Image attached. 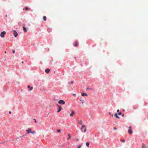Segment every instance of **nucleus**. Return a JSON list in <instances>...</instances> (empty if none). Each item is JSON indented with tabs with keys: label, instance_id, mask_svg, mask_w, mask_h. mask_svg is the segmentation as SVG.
Segmentation results:
<instances>
[{
	"label": "nucleus",
	"instance_id": "obj_1",
	"mask_svg": "<svg viewBox=\"0 0 148 148\" xmlns=\"http://www.w3.org/2000/svg\"><path fill=\"white\" fill-rule=\"evenodd\" d=\"M58 103L61 105H64L65 104V101L62 100H59L58 102Z\"/></svg>",
	"mask_w": 148,
	"mask_h": 148
},
{
	"label": "nucleus",
	"instance_id": "obj_2",
	"mask_svg": "<svg viewBox=\"0 0 148 148\" xmlns=\"http://www.w3.org/2000/svg\"><path fill=\"white\" fill-rule=\"evenodd\" d=\"M128 132L129 134H132V131L131 129V127L130 126L129 127V130L128 131Z\"/></svg>",
	"mask_w": 148,
	"mask_h": 148
},
{
	"label": "nucleus",
	"instance_id": "obj_3",
	"mask_svg": "<svg viewBox=\"0 0 148 148\" xmlns=\"http://www.w3.org/2000/svg\"><path fill=\"white\" fill-rule=\"evenodd\" d=\"M26 131L29 133H31L32 134H34L35 133V132H34V131H33V132H32L31 130V129H30L29 128Z\"/></svg>",
	"mask_w": 148,
	"mask_h": 148
},
{
	"label": "nucleus",
	"instance_id": "obj_4",
	"mask_svg": "<svg viewBox=\"0 0 148 148\" xmlns=\"http://www.w3.org/2000/svg\"><path fill=\"white\" fill-rule=\"evenodd\" d=\"M5 34V31H3L0 34V36L2 37H3Z\"/></svg>",
	"mask_w": 148,
	"mask_h": 148
},
{
	"label": "nucleus",
	"instance_id": "obj_5",
	"mask_svg": "<svg viewBox=\"0 0 148 148\" xmlns=\"http://www.w3.org/2000/svg\"><path fill=\"white\" fill-rule=\"evenodd\" d=\"M57 106H58L59 109L57 111V112H59L61 110L62 107L60 106H59L58 105H57Z\"/></svg>",
	"mask_w": 148,
	"mask_h": 148
},
{
	"label": "nucleus",
	"instance_id": "obj_6",
	"mask_svg": "<svg viewBox=\"0 0 148 148\" xmlns=\"http://www.w3.org/2000/svg\"><path fill=\"white\" fill-rule=\"evenodd\" d=\"M13 34L15 37H16L18 36L17 33L15 30L13 31Z\"/></svg>",
	"mask_w": 148,
	"mask_h": 148
},
{
	"label": "nucleus",
	"instance_id": "obj_7",
	"mask_svg": "<svg viewBox=\"0 0 148 148\" xmlns=\"http://www.w3.org/2000/svg\"><path fill=\"white\" fill-rule=\"evenodd\" d=\"M79 45L78 42L77 41H75L74 42V46L75 47H77Z\"/></svg>",
	"mask_w": 148,
	"mask_h": 148
},
{
	"label": "nucleus",
	"instance_id": "obj_8",
	"mask_svg": "<svg viewBox=\"0 0 148 148\" xmlns=\"http://www.w3.org/2000/svg\"><path fill=\"white\" fill-rule=\"evenodd\" d=\"M72 112L70 114V116H72L75 113L74 111L73 110L71 111Z\"/></svg>",
	"mask_w": 148,
	"mask_h": 148
},
{
	"label": "nucleus",
	"instance_id": "obj_9",
	"mask_svg": "<svg viewBox=\"0 0 148 148\" xmlns=\"http://www.w3.org/2000/svg\"><path fill=\"white\" fill-rule=\"evenodd\" d=\"M23 29L24 30V32H26L27 31V30L26 29V27H25L24 26H23Z\"/></svg>",
	"mask_w": 148,
	"mask_h": 148
},
{
	"label": "nucleus",
	"instance_id": "obj_10",
	"mask_svg": "<svg viewBox=\"0 0 148 148\" xmlns=\"http://www.w3.org/2000/svg\"><path fill=\"white\" fill-rule=\"evenodd\" d=\"M27 88H29L31 90L33 89V87H31L29 85H28Z\"/></svg>",
	"mask_w": 148,
	"mask_h": 148
},
{
	"label": "nucleus",
	"instance_id": "obj_11",
	"mask_svg": "<svg viewBox=\"0 0 148 148\" xmlns=\"http://www.w3.org/2000/svg\"><path fill=\"white\" fill-rule=\"evenodd\" d=\"M82 96H88V95L86 93H83L82 94Z\"/></svg>",
	"mask_w": 148,
	"mask_h": 148
},
{
	"label": "nucleus",
	"instance_id": "obj_12",
	"mask_svg": "<svg viewBox=\"0 0 148 148\" xmlns=\"http://www.w3.org/2000/svg\"><path fill=\"white\" fill-rule=\"evenodd\" d=\"M50 71V70L49 69H46L45 71L46 73H49Z\"/></svg>",
	"mask_w": 148,
	"mask_h": 148
},
{
	"label": "nucleus",
	"instance_id": "obj_13",
	"mask_svg": "<svg viewBox=\"0 0 148 148\" xmlns=\"http://www.w3.org/2000/svg\"><path fill=\"white\" fill-rule=\"evenodd\" d=\"M68 136L69 137L67 138V140H69L70 139V138L71 137V136L70 135V134H68Z\"/></svg>",
	"mask_w": 148,
	"mask_h": 148
},
{
	"label": "nucleus",
	"instance_id": "obj_14",
	"mask_svg": "<svg viewBox=\"0 0 148 148\" xmlns=\"http://www.w3.org/2000/svg\"><path fill=\"white\" fill-rule=\"evenodd\" d=\"M114 116L117 118H119V117L118 116V114L117 113H115L114 114Z\"/></svg>",
	"mask_w": 148,
	"mask_h": 148
},
{
	"label": "nucleus",
	"instance_id": "obj_15",
	"mask_svg": "<svg viewBox=\"0 0 148 148\" xmlns=\"http://www.w3.org/2000/svg\"><path fill=\"white\" fill-rule=\"evenodd\" d=\"M43 20L44 21H46V19H47V18H46V16H43Z\"/></svg>",
	"mask_w": 148,
	"mask_h": 148
},
{
	"label": "nucleus",
	"instance_id": "obj_16",
	"mask_svg": "<svg viewBox=\"0 0 148 148\" xmlns=\"http://www.w3.org/2000/svg\"><path fill=\"white\" fill-rule=\"evenodd\" d=\"M85 125H82V127H81V130H82L83 129V128L84 127H85Z\"/></svg>",
	"mask_w": 148,
	"mask_h": 148
},
{
	"label": "nucleus",
	"instance_id": "obj_17",
	"mask_svg": "<svg viewBox=\"0 0 148 148\" xmlns=\"http://www.w3.org/2000/svg\"><path fill=\"white\" fill-rule=\"evenodd\" d=\"M142 147L143 148H146V147L144 144H143L142 145Z\"/></svg>",
	"mask_w": 148,
	"mask_h": 148
},
{
	"label": "nucleus",
	"instance_id": "obj_18",
	"mask_svg": "<svg viewBox=\"0 0 148 148\" xmlns=\"http://www.w3.org/2000/svg\"><path fill=\"white\" fill-rule=\"evenodd\" d=\"M86 145L88 147H89V143L88 142H87L86 143Z\"/></svg>",
	"mask_w": 148,
	"mask_h": 148
},
{
	"label": "nucleus",
	"instance_id": "obj_19",
	"mask_svg": "<svg viewBox=\"0 0 148 148\" xmlns=\"http://www.w3.org/2000/svg\"><path fill=\"white\" fill-rule=\"evenodd\" d=\"M30 10V8H28V7H26L25 8V10Z\"/></svg>",
	"mask_w": 148,
	"mask_h": 148
},
{
	"label": "nucleus",
	"instance_id": "obj_20",
	"mask_svg": "<svg viewBox=\"0 0 148 148\" xmlns=\"http://www.w3.org/2000/svg\"><path fill=\"white\" fill-rule=\"evenodd\" d=\"M79 123L81 125H82V120H80L79 121Z\"/></svg>",
	"mask_w": 148,
	"mask_h": 148
},
{
	"label": "nucleus",
	"instance_id": "obj_21",
	"mask_svg": "<svg viewBox=\"0 0 148 148\" xmlns=\"http://www.w3.org/2000/svg\"><path fill=\"white\" fill-rule=\"evenodd\" d=\"M86 130H87L86 128V127H85V129H84V132H86Z\"/></svg>",
	"mask_w": 148,
	"mask_h": 148
},
{
	"label": "nucleus",
	"instance_id": "obj_22",
	"mask_svg": "<svg viewBox=\"0 0 148 148\" xmlns=\"http://www.w3.org/2000/svg\"><path fill=\"white\" fill-rule=\"evenodd\" d=\"M57 132H61V130L60 129H58L57 130Z\"/></svg>",
	"mask_w": 148,
	"mask_h": 148
},
{
	"label": "nucleus",
	"instance_id": "obj_23",
	"mask_svg": "<svg viewBox=\"0 0 148 148\" xmlns=\"http://www.w3.org/2000/svg\"><path fill=\"white\" fill-rule=\"evenodd\" d=\"M81 147H82V146L81 145H79L78 146L77 148H81Z\"/></svg>",
	"mask_w": 148,
	"mask_h": 148
},
{
	"label": "nucleus",
	"instance_id": "obj_24",
	"mask_svg": "<svg viewBox=\"0 0 148 148\" xmlns=\"http://www.w3.org/2000/svg\"><path fill=\"white\" fill-rule=\"evenodd\" d=\"M12 52L13 53H14L15 52V51L14 50H13L12 51Z\"/></svg>",
	"mask_w": 148,
	"mask_h": 148
},
{
	"label": "nucleus",
	"instance_id": "obj_25",
	"mask_svg": "<svg viewBox=\"0 0 148 148\" xmlns=\"http://www.w3.org/2000/svg\"><path fill=\"white\" fill-rule=\"evenodd\" d=\"M122 114V113L121 112H120L119 114H118L119 115H121V114Z\"/></svg>",
	"mask_w": 148,
	"mask_h": 148
},
{
	"label": "nucleus",
	"instance_id": "obj_26",
	"mask_svg": "<svg viewBox=\"0 0 148 148\" xmlns=\"http://www.w3.org/2000/svg\"><path fill=\"white\" fill-rule=\"evenodd\" d=\"M125 140H122V142H123V143H124V142H125Z\"/></svg>",
	"mask_w": 148,
	"mask_h": 148
},
{
	"label": "nucleus",
	"instance_id": "obj_27",
	"mask_svg": "<svg viewBox=\"0 0 148 148\" xmlns=\"http://www.w3.org/2000/svg\"><path fill=\"white\" fill-rule=\"evenodd\" d=\"M34 120H35V122L36 123L37 121H36V120L35 119H34Z\"/></svg>",
	"mask_w": 148,
	"mask_h": 148
},
{
	"label": "nucleus",
	"instance_id": "obj_28",
	"mask_svg": "<svg viewBox=\"0 0 148 148\" xmlns=\"http://www.w3.org/2000/svg\"><path fill=\"white\" fill-rule=\"evenodd\" d=\"M114 130H116V127H114V128H113Z\"/></svg>",
	"mask_w": 148,
	"mask_h": 148
},
{
	"label": "nucleus",
	"instance_id": "obj_29",
	"mask_svg": "<svg viewBox=\"0 0 148 148\" xmlns=\"http://www.w3.org/2000/svg\"><path fill=\"white\" fill-rule=\"evenodd\" d=\"M119 110H117V112H119Z\"/></svg>",
	"mask_w": 148,
	"mask_h": 148
},
{
	"label": "nucleus",
	"instance_id": "obj_30",
	"mask_svg": "<svg viewBox=\"0 0 148 148\" xmlns=\"http://www.w3.org/2000/svg\"><path fill=\"white\" fill-rule=\"evenodd\" d=\"M122 117H123L124 116V114H123L122 115Z\"/></svg>",
	"mask_w": 148,
	"mask_h": 148
},
{
	"label": "nucleus",
	"instance_id": "obj_31",
	"mask_svg": "<svg viewBox=\"0 0 148 148\" xmlns=\"http://www.w3.org/2000/svg\"><path fill=\"white\" fill-rule=\"evenodd\" d=\"M73 95L74 96H76V95L75 94H73Z\"/></svg>",
	"mask_w": 148,
	"mask_h": 148
},
{
	"label": "nucleus",
	"instance_id": "obj_32",
	"mask_svg": "<svg viewBox=\"0 0 148 148\" xmlns=\"http://www.w3.org/2000/svg\"><path fill=\"white\" fill-rule=\"evenodd\" d=\"M9 114H10L11 113V112L10 111L9 112Z\"/></svg>",
	"mask_w": 148,
	"mask_h": 148
},
{
	"label": "nucleus",
	"instance_id": "obj_33",
	"mask_svg": "<svg viewBox=\"0 0 148 148\" xmlns=\"http://www.w3.org/2000/svg\"><path fill=\"white\" fill-rule=\"evenodd\" d=\"M109 114H110V115H111V113L110 112H109Z\"/></svg>",
	"mask_w": 148,
	"mask_h": 148
},
{
	"label": "nucleus",
	"instance_id": "obj_34",
	"mask_svg": "<svg viewBox=\"0 0 148 148\" xmlns=\"http://www.w3.org/2000/svg\"><path fill=\"white\" fill-rule=\"evenodd\" d=\"M84 101V100H82V103H83Z\"/></svg>",
	"mask_w": 148,
	"mask_h": 148
},
{
	"label": "nucleus",
	"instance_id": "obj_35",
	"mask_svg": "<svg viewBox=\"0 0 148 148\" xmlns=\"http://www.w3.org/2000/svg\"><path fill=\"white\" fill-rule=\"evenodd\" d=\"M111 115V116H113V114H112Z\"/></svg>",
	"mask_w": 148,
	"mask_h": 148
},
{
	"label": "nucleus",
	"instance_id": "obj_36",
	"mask_svg": "<svg viewBox=\"0 0 148 148\" xmlns=\"http://www.w3.org/2000/svg\"><path fill=\"white\" fill-rule=\"evenodd\" d=\"M73 83V81L71 82V83L72 84Z\"/></svg>",
	"mask_w": 148,
	"mask_h": 148
},
{
	"label": "nucleus",
	"instance_id": "obj_37",
	"mask_svg": "<svg viewBox=\"0 0 148 148\" xmlns=\"http://www.w3.org/2000/svg\"><path fill=\"white\" fill-rule=\"evenodd\" d=\"M5 16H6V17H7V15H6Z\"/></svg>",
	"mask_w": 148,
	"mask_h": 148
},
{
	"label": "nucleus",
	"instance_id": "obj_38",
	"mask_svg": "<svg viewBox=\"0 0 148 148\" xmlns=\"http://www.w3.org/2000/svg\"><path fill=\"white\" fill-rule=\"evenodd\" d=\"M5 53H6V51H5Z\"/></svg>",
	"mask_w": 148,
	"mask_h": 148
},
{
	"label": "nucleus",
	"instance_id": "obj_39",
	"mask_svg": "<svg viewBox=\"0 0 148 148\" xmlns=\"http://www.w3.org/2000/svg\"><path fill=\"white\" fill-rule=\"evenodd\" d=\"M22 63H23V62H22Z\"/></svg>",
	"mask_w": 148,
	"mask_h": 148
},
{
	"label": "nucleus",
	"instance_id": "obj_40",
	"mask_svg": "<svg viewBox=\"0 0 148 148\" xmlns=\"http://www.w3.org/2000/svg\"><path fill=\"white\" fill-rule=\"evenodd\" d=\"M74 58H75V59H76V58L75 57Z\"/></svg>",
	"mask_w": 148,
	"mask_h": 148
},
{
	"label": "nucleus",
	"instance_id": "obj_41",
	"mask_svg": "<svg viewBox=\"0 0 148 148\" xmlns=\"http://www.w3.org/2000/svg\"><path fill=\"white\" fill-rule=\"evenodd\" d=\"M20 138H21V136H20Z\"/></svg>",
	"mask_w": 148,
	"mask_h": 148
},
{
	"label": "nucleus",
	"instance_id": "obj_42",
	"mask_svg": "<svg viewBox=\"0 0 148 148\" xmlns=\"http://www.w3.org/2000/svg\"><path fill=\"white\" fill-rule=\"evenodd\" d=\"M23 10H24V9H23Z\"/></svg>",
	"mask_w": 148,
	"mask_h": 148
}]
</instances>
